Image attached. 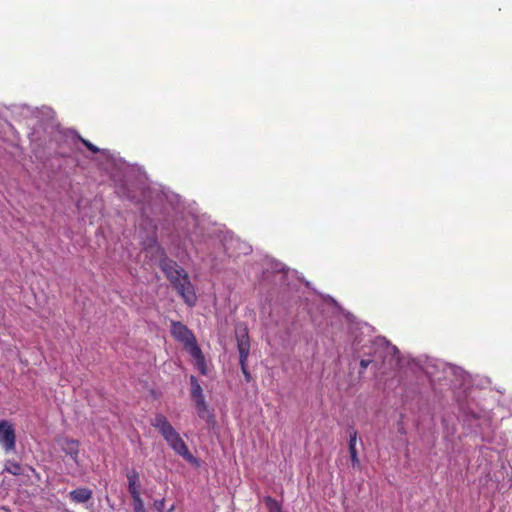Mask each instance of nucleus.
<instances>
[{"label":"nucleus","mask_w":512,"mask_h":512,"mask_svg":"<svg viewBox=\"0 0 512 512\" xmlns=\"http://www.w3.org/2000/svg\"><path fill=\"white\" fill-rule=\"evenodd\" d=\"M357 431L352 430L349 435L348 450L350 454V460L352 467L358 471H361L362 465L358 456L356 444H357Z\"/></svg>","instance_id":"obj_7"},{"label":"nucleus","mask_w":512,"mask_h":512,"mask_svg":"<svg viewBox=\"0 0 512 512\" xmlns=\"http://www.w3.org/2000/svg\"><path fill=\"white\" fill-rule=\"evenodd\" d=\"M92 490L88 488H77L70 491L69 497L75 503H85L92 498Z\"/></svg>","instance_id":"obj_9"},{"label":"nucleus","mask_w":512,"mask_h":512,"mask_svg":"<svg viewBox=\"0 0 512 512\" xmlns=\"http://www.w3.org/2000/svg\"><path fill=\"white\" fill-rule=\"evenodd\" d=\"M78 139L81 141V143H83V145H85V147L91 151L92 153L96 154L99 152V148L96 147L94 144H92L90 141H88L87 139L81 137L80 135L78 136Z\"/></svg>","instance_id":"obj_15"},{"label":"nucleus","mask_w":512,"mask_h":512,"mask_svg":"<svg viewBox=\"0 0 512 512\" xmlns=\"http://www.w3.org/2000/svg\"><path fill=\"white\" fill-rule=\"evenodd\" d=\"M61 450L74 461L75 464H79V446L78 440L62 438L59 440Z\"/></svg>","instance_id":"obj_6"},{"label":"nucleus","mask_w":512,"mask_h":512,"mask_svg":"<svg viewBox=\"0 0 512 512\" xmlns=\"http://www.w3.org/2000/svg\"><path fill=\"white\" fill-rule=\"evenodd\" d=\"M236 338H237V348H238V352H239V363L241 366V370L245 377V380L247 382H250L252 380V376L247 368V360H248L249 353H250V339H249L247 328L244 327L241 330H237Z\"/></svg>","instance_id":"obj_4"},{"label":"nucleus","mask_w":512,"mask_h":512,"mask_svg":"<svg viewBox=\"0 0 512 512\" xmlns=\"http://www.w3.org/2000/svg\"><path fill=\"white\" fill-rule=\"evenodd\" d=\"M134 512H146L144 502L140 495L131 496Z\"/></svg>","instance_id":"obj_14"},{"label":"nucleus","mask_w":512,"mask_h":512,"mask_svg":"<svg viewBox=\"0 0 512 512\" xmlns=\"http://www.w3.org/2000/svg\"><path fill=\"white\" fill-rule=\"evenodd\" d=\"M4 471H6L14 476H20L23 474V467L19 462L15 461V460L8 459L5 462Z\"/></svg>","instance_id":"obj_12"},{"label":"nucleus","mask_w":512,"mask_h":512,"mask_svg":"<svg viewBox=\"0 0 512 512\" xmlns=\"http://www.w3.org/2000/svg\"><path fill=\"white\" fill-rule=\"evenodd\" d=\"M164 505H165V500H164V499L156 500V501L154 502V506H155V508H156V510H157L158 512H165V511H164Z\"/></svg>","instance_id":"obj_16"},{"label":"nucleus","mask_w":512,"mask_h":512,"mask_svg":"<svg viewBox=\"0 0 512 512\" xmlns=\"http://www.w3.org/2000/svg\"><path fill=\"white\" fill-rule=\"evenodd\" d=\"M0 444L6 454L16 450V432L14 425L7 420H0Z\"/></svg>","instance_id":"obj_5"},{"label":"nucleus","mask_w":512,"mask_h":512,"mask_svg":"<svg viewBox=\"0 0 512 512\" xmlns=\"http://www.w3.org/2000/svg\"><path fill=\"white\" fill-rule=\"evenodd\" d=\"M170 332L172 337L182 343L184 349L191 355L194 364L202 375L208 372L205 356L197 344L192 330L180 321H171Z\"/></svg>","instance_id":"obj_3"},{"label":"nucleus","mask_w":512,"mask_h":512,"mask_svg":"<svg viewBox=\"0 0 512 512\" xmlns=\"http://www.w3.org/2000/svg\"><path fill=\"white\" fill-rule=\"evenodd\" d=\"M371 363V360H368V359H362L360 361V373H363L364 370L369 366V364Z\"/></svg>","instance_id":"obj_17"},{"label":"nucleus","mask_w":512,"mask_h":512,"mask_svg":"<svg viewBox=\"0 0 512 512\" xmlns=\"http://www.w3.org/2000/svg\"><path fill=\"white\" fill-rule=\"evenodd\" d=\"M265 503L268 508V512H283L281 505L272 497H266Z\"/></svg>","instance_id":"obj_13"},{"label":"nucleus","mask_w":512,"mask_h":512,"mask_svg":"<svg viewBox=\"0 0 512 512\" xmlns=\"http://www.w3.org/2000/svg\"><path fill=\"white\" fill-rule=\"evenodd\" d=\"M190 385H191V398L194 402L204 399V394L200 383L197 378L193 375L190 376Z\"/></svg>","instance_id":"obj_11"},{"label":"nucleus","mask_w":512,"mask_h":512,"mask_svg":"<svg viewBox=\"0 0 512 512\" xmlns=\"http://www.w3.org/2000/svg\"><path fill=\"white\" fill-rule=\"evenodd\" d=\"M128 491L131 496L140 495V476L139 473L133 469L127 474Z\"/></svg>","instance_id":"obj_8"},{"label":"nucleus","mask_w":512,"mask_h":512,"mask_svg":"<svg viewBox=\"0 0 512 512\" xmlns=\"http://www.w3.org/2000/svg\"><path fill=\"white\" fill-rule=\"evenodd\" d=\"M151 425L161 434L169 447L187 462L198 465V459L189 451L188 446L168 421L167 417L161 413L154 416Z\"/></svg>","instance_id":"obj_2"},{"label":"nucleus","mask_w":512,"mask_h":512,"mask_svg":"<svg viewBox=\"0 0 512 512\" xmlns=\"http://www.w3.org/2000/svg\"><path fill=\"white\" fill-rule=\"evenodd\" d=\"M197 414L200 418L205 419L208 423L214 422V416L210 413L208 405L204 399L195 402Z\"/></svg>","instance_id":"obj_10"},{"label":"nucleus","mask_w":512,"mask_h":512,"mask_svg":"<svg viewBox=\"0 0 512 512\" xmlns=\"http://www.w3.org/2000/svg\"><path fill=\"white\" fill-rule=\"evenodd\" d=\"M155 244L157 251H159L162 256L159 262L161 270L183 301L189 307H193L197 302V296L187 272L174 260L169 259L165 255L164 250L156 242Z\"/></svg>","instance_id":"obj_1"}]
</instances>
